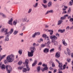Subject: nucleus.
Segmentation results:
<instances>
[{
  "instance_id": "f257e3e1",
  "label": "nucleus",
  "mask_w": 73,
  "mask_h": 73,
  "mask_svg": "<svg viewBox=\"0 0 73 73\" xmlns=\"http://www.w3.org/2000/svg\"><path fill=\"white\" fill-rule=\"evenodd\" d=\"M14 60L15 57L14 56V55L13 54H12L10 56H8L7 58V61L9 62H12V61H14Z\"/></svg>"
},
{
  "instance_id": "f03ea898",
  "label": "nucleus",
  "mask_w": 73,
  "mask_h": 73,
  "mask_svg": "<svg viewBox=\"0 0 73 73\" xmlns=\"http://www.w3.org/2000/svg\"><path fill=\"white\" fill-rule=\"evenodd\" d=\"M6 70L7 71L8 73H10L12 72V67L9 65L6 66Z\"/></svg>"
},
{
  "instance_id": "7ed1b4c3",
  "label": "nucleus",
  "mask_w": 73,
  "mask_h": 73,
  "mask_svg": "<svg viewBox=\"0 0 73 73\" xmlns=\"http://www.w3.org/2000/svg\"><path fill=\"white\" fill-rule=\"evenodd\" d=\"M31 51V52H28V57H32L33 56V53L35 52V51L33 50L31 48L30 49Z\"/></svg>"
},
{
  "instance_id": "20e7f679",
  "label": "nucleus",
  "mask_w": 73,
  "mask_h": 73,
  "mask_svg": "<svg viewBox=\"0 0 73 73\" xmlns=\"http://www.w3.org/2000/svg\"><path fill=\"white\" fill-rule=\"evenodd\" d=\"M25 64H26V66L27 69V71H29L30 70V68L29 67V66H28V64H29V60L28 59H26L25 60Z\"/></svg>"
},
{
  "instance_id": "39448f33",
  "label": "nucleus",
  "mask_w": 73,
  "mask_h": 73,
  "mask_svg": "<svg viewBox=\"0 0 73 73\" xmlns=\"http://www.w3.org/2000/svg\"><path fill=\"white\" fill-rule=\"evenodd\" d=\"M13 32V29H12L10 31H9L8 33V29H6V30L5 31V35H6L8 34V35H10L11 34H12V33Z\"/></svg>"
},
{
  "instance_id": "423d86ee",
  "label": "nucleus",
  "mask_w": 73,
  "mask_h": 73,
  "mask_svg": "<svg viewBox=\"0 0 73 73\" xmlns=\"http://www.w3.org/2000/svg\"><path fill=\"white\" fill-rule=\"evenodd\" d=\"M45 40H46L47 42L46 43H45V45H47L48 48H50V46L49 45V44H50V40H49V38L48 37H46Z\"/></svg>"
},
{
  "instance_id": "0eeeda50",
  "label": "nucleus",
  "mask_w": 73,
  "mask_h": 73,
  "mask_svg": "<svg viewBox=\"0 0 73 73\" xmlns=\"http://www.w3.org/2000/svg\"><path fill=\"white\" fill-rule=\"evenodd\" d=\"M58 66L59 68L58 69V70H59V71L60 72V70H63V65L62 63H59L58 64Z\"/></svg>"
},
{
  "instance_id": "6e6552de",
  "label": "nucleus",
  "mask_w": 73,
  "mask_h": 73,
  "mask_svg": "<svg viewBox=\"0 0 73 73\" xmlns=\"http://www.w3.org/2000/svg\"><path fill=\"white\" fill-rule=\"evenodd\" d=\"M36 45V43H34L33 44V46H31L30 48V49H32L35 51L36 50V48H35Z\"/></svg>"
},
{
  "instance_id": "1a4fd4ad",
  "label": "nucleus",
  "mask_w": 73,
  "mask_h": 73,
  "mask_svg": "<svg viewBox=\"0 0 73 73\" xmlns=\"http://www.w3.org/2000/svg\"><path fill=\"white\" fill-rule=\"evenodd\" d=\"M50 38L52 40H57V37L56 36H50Z\"/></svg>"
},
{
  "instance_id": "9d476101",
  "label": "nucleus",
  "mask_w": 73,
  "mask_h": 73,
  "mask_svg": "<svg viewBox=\"0 0 73 73\" xmlns=\"http://www.w3.org/2000/svg\"><path fill=\"white\" fill-rule=\"evenodd\" d=\"M13 21V19L12 18H11L10 19V20L9 21L8 23L10 24V25H12V21Z\"/></svg>"
},
{
  "instance_id": "9b49d317",
  "label": "nucleus",
  "mask_w": 73,
  "mask_h": 73,
  "mask_svg": "<svg viewBox=\"0 0 73 73\" xmlns=\"http://www.w3.org/2000/svg\"><path fill=\"white\" fill-rule=\"evenodd\" d=\"M49 49L48 48H45L43 50V52H44V53H48V52H49Z\"/></svg>"
},
{
  "instance_id": "f8f14e48",
  "label": "nucleus",
  "mask_w": 73,
  "mask_h": 73,
  "mask_svg": "<svg viewBox=\"0 0 73 73\" xmlns=\"http://www.w3.org/2000/svg\"><path fill=\"white\" fill-rule=\"evenodd\" d=\"M37 60H35L34 61V63H33L32 64V66L33 67L35 66L37 64Z\"/></svg>"
},
{
  "instance_id": "ddd939ff",
  "label": "nucleus",
  "mask_w": 73,
  "mask_h": 73,
  "mask_svg": "<svg viewBox=\"0 0 73 73\" xmlns=\"http://www.w3.org/2000/svg\"><path fill=\"white\" fill-rule=\"evenodd\" d=\"M7 35L5 37V41H9V36L10 35H8L7 34Z\"/></svg>"
},
{
  "instance_id": "4468645a",
  "label": "nucleus",
  "mask_w": 73,
  "mask_h": 73,
  "mask_svg": "<svg viewBox=\"0 0 73 73\" xmlns=\"http://www.w3.org/2000/svg\"><path fill=\"white\" fill-rule=\"evenodd\" d=\"M58 32H60V33H64L65 32V29H63V30L60 29L58 30Z\"/></svg>"
},
{
  "instance_id": "2eb2a0df",
  "label": "nucleus",
  "mask_w": 73,
  "mask_h": 73,
  "mask_svg": "<svg viewBox=\"0 0 73 73\" xmlns=\"http://www.w3.org/2000/svg\"><path fill=\"white\" fill-rule=\"evenodd\" d=\"M63 21L62 20H59L58 22V25H61V24H62V23Z\"/></svg>"
},
{
  "instance_id": "dca6fc26",
  "label": "nucleus",
  "mask_w": 73,
  "mask_h": 73,
  "mask_svg": "<svg viewBox=\"0 0 73 73\" xmlns=\"http://www.w3.org/2000/svg\"><path fill=\"white\" fill-rule=\"evenodd\" d=\"M60 56V54L59 53V52H56V58H59Z\"/></svg>"
},
{
  "instance_id": "f3484780",
  "label": "nucleus",
  "mask_w": 73,
  "mask_h": 73,
  "mask_svg": "<svg viewBox=\"0 0 73 73\" xmlns=\"http://www.w3.org/2000/svg\"><path fill=\"white\" fill-rule=\"evenodd\" d=\"M67 50L68 54L69 56H70V50H69V49L68 48H67Z\"/></svg>"
},
{
  "instance_id": "a211bd4d",
  "label": "nucleus",
  "mask_w": 73,
  "mask_h": 73,
  "mask_svg": "<svg viewBox=\"0 0 73 73\" xmlns=\"http://www.w3.org/2000/svg\"><path fill=\"white\" fill-rule=\"evenodd\" d=\"M62 42L64 45H65V46H66V45H67V43H66L65 42V40L63 39L62 41Z\"/></svg>"
},
{
  "instance_id": "6ab92c4d",
  "label": "nucleus",
  "mask_w": 73,
  "mask_h": 73,
  "mask_svg": "<svg viewBox=\"0 0 73 73\" xmlns=\"http://www.w3.org/2000/svg\"><path fill=\"white\" fill-rule=\"evenodd\" d=\"M48 5V7H50L52 6V2H49Z\"/></svg>"
},
{
  "instance_id": "aec40b11",
  "label": "nucleus",
  "mask_w": 73,
  "mask_h": 73,
  "mask_svg": "<svg viewBox=\"0 0 73 73\" xmlns=\"http://www.w3.org/2000/svg\"><path fill=\"white\" fill-rule=\"evenodd\" d=\"M48 32H50V35H53V31L52 30H48Z\"/></svg>"
},
{
  "instance_id": "412c9836",
  "label": "nucleus",
  "mask_w": 73,
  "mask_h": 73,
  "mask_svg": "<svg viewBox=\"0 0 73 73\" xmlns=\"http://www.w3.org/2000/svg\"><path fill=\"white\" fill-rule=\"evenodd\" d=\"M17 20H15L13 21V24L14 25H16L17 24Z\"/></svg>"
},
{
  "instance_id": "4be33fe9",
  "label": "nucleus",
  "mask_w": 73,
  "mask_h": 73,
  "mask_svg": "<svg viewBox=\"0 0 73 73\" xmlns=\"http://www.w3.org/2000/svg\"><path fill=\"white\" fill-rule=\"evenodd\" d=\"M1 68L2 70L5 69V65L4 64L2 65Z\"/></svg>"
},
{
  "instance_id": "5701e85b",
  "label": "nucleus",
  "mask_w": 73,
  "mask_h": 73,
  "mask_svg": "<svg viewBox=\"0 0 73 73\" xmlns=\"http://www.w3.org/2000/svg\"><path fill=\"white\" fill-rule=\"evenodd\" d=\"M37 70L38 71V72H40V70L41 69V68H40V66H39L37 67Z\"/></svg>"
},
{
  "instance_id": "b1692460",
  "label": "nucleus",
  "mask_w": 73,
  "mask_h": 73,
  "mask_svg": "<svg viewBox=\"0 0 73 73\" xmlns=\"http://www.w3.org/2000/svg\"><path fill=\"white\" fill-rule=\"evenodd\" d=\"M22 71L23 72H27V69L26 68H23V69L22 70Z\"/></svg>"
},
{
  "instance_id": "393cba45",
  "label": "nucleus",
  "mask_w": 73,
  "mask_h": 73,
  "mask_svg": "<svg viewBox=\"0 0 73 73\" xmlns=\"http://www.w3.org/2000/svg\"><path fill=\"white\" fill-rule=\"evenodd\" d=\"M23 63V62L22 61H20L19 62H18V64L19 65H21Z\"/></svg>"
},
{
  "instance_id": "a878e982",
  "label": "nucleus",
  "mask_w": 73,
  "mask_h": 73,
  "mask_svg": "<svg viewBox=\"0 0 73 73\" xmlns=\"http://www.w3.org/2000/svg\"><path fill=\"white\" fill-rule=\"evenodd\" d=\"M33 6L34 7V8H36V7H37V6H38V3H36L35 4V5H33Z\"/></svg>"
},
{
  "instance_id": "bb28decb",
  "label": "nucleus",
  "mask_w": 73,
  "mask_h": 73,
  "mask_svg": "<svg viewBox=\"0 0 73 73\" xmlns=\"http://www.w3.org/2000/svg\"><path fill=\"white\" fill-rule=\"evenodd\" d=\"M22 52L23 51L22 50H19V53L20 54H22Z\"/></svg>"
},
{
  "instance_id": "cd10ccee",
  "label": "nucleus",
  "mask_w": 73,
  "mask_h": 73,
  "mask_svg": "<svg viewBox=\"0 0 73 73\" xmlns=\"http://www.w3.org/2000/svg\"><path fill=\"white\" fill-rule=\"evenodd\" d=\"M73 3V0H72L70 2V5H72V4Z\"/></svg>"
},
{
  "instance_id": "c85d7f7f",
  "label": "nucleus",
  "mask_w": 73,
  "mask_h": 73,
  "mask_svg": "<svg viewBox=\"0 0 73 73\" xmlns=\"http://www.w3.org/2000/svg\"><path fill=\"white\" fill-rule=\"evenodd\" d=\"M6 29L5 28H4L2 29L1 30V31L2 32H3L4 33H5V31Z\"/></svg>"
},
{
  "instance_id": "c756f323",
  "label": "nucleus",
  "mask_w": 73,
  "mask_h": 73,
  "mask_svg": "<svg viewBox=\"0 0 73 73\" xmlns=\"http://www.w3.org/2000/svg\"><path fill=\"white\" fill-rule=\"evenodd\" d=\"M65 17H62L60 18V20H65Z\"/></svg>"
},
{
  "instance_id": "7c9ffc66",
  "label": "nucleus",
  "mask_w": 73,
  "mask_h": 73,
  "mask_svg": "<svg viewBox=\"0 0 73 73\" xmlns=\"http://www.w3.org/2000/svg\"><path fill=\"white\" fill-rule=\"evenodd\" d=\"M48 67H47L43 68V69L44 70H48Z\"/></svg>"
},
{
  "instance_id": "2f4dec72",
  "label": "nucleus",
  "mask_w": 73,
  "mask_h": 73,
  "mask_svg": "<svg viewBox=\"0 0 73 73\" xmlns=\"http://www.w3.org/2000/svg\"><path fill=\"white\" fill-rule=\"evenodd\" d=\"M35 33L36 35H40V32H38Z\"/></svg>"
},
{
  "instance_id": "473e14b6",
  "label": "nucleus",
  "mask_w": 73,
  "mask_h": 73,
  "mask_svg": "<svg viewBox=\"0 0 73 73\" xmlns=\"http://www.w3.org/2000/svg\"><path fill=\"white\" fill-rule=\"evenodd\" d=\"M42 6L44 8H46V7H47V5H44L43 4H42Z\"/></svg>"
},
{
  "instance_id": "72a5a7b5",
  "label": "nucleus",
  "mask_w": 73,
  "mask_h": 73,
  "mask_svg": "<svg viewBox=\"0 0 73 73\" xmlns=\"http://www.w3.org/2000/svg\"><path fill=\"white\" fill-rule=\"evenodd\" d=\"M54 48H52V49H51V50H50V52H54Z\"/></svg>"
},
{
  "instance_id": "f704fd0d",
  "label": "nucleus",
  "mask_w": 73,
  "mask_h": 73,
  "mask_svg": "<svg viewBox=\"0 0 73 73\" xmlns=\"http://www.w3.org/2000/svg\"><path fill=\"white\" fill-rule=\"evenodd\" d=\"M42 66H44V67H47V65L45 64H42Z\"/></svg>"
},
{
  "instance_id": "c9c22d12",
  "label": "nucleus",
  "mask_w": 73,
  "mask_h": 73,
  "mask_svg": "<svg viewBox=\"0 0 73 73\" xmlns=\"http://www.w3.org/2000/svg\"><path fill=\"white\" fill-rule=\"evenodd\" d=\"M45 44H42L41 45V47L42 48H44V47H45Z\"/></svg>"
},
{
  "instance_id": "e433bc0d",
  "label": "nucleus",
  "mask_w": 73,
  "mask_h": 73,
  "mask_svg": "<svg viewBox=\"0 0 73 73\" xmlns=\"http://www.w3.org/2000/svg\"><path fill=\"white\" fill-rule=\"evenodd\" d=\"M31 11H32V9H29V11L28 12V13H31Z\"/></svg>"
},
{
  "instance_id": "4c0bfd02",
  "label": "nucleus",
  "mask_w": 73,
  "mask_h": 73,
  "mask_svg": "<svg viewBox=\"0 0 73 73\" xmlns=\"http://www.w3.org/2000/svg\"><path fill=\"white\" fill-rule=\"evenodd\" d=\"M17 33V32L16 31H15L13 33L14 35H16Z\"/></svg>"
},
{
  "instance_id": "58836bf2",
  "label": "nucleus",
  "mask_w": 73,
  "mask_h": 73,
  "mask_svg": "<svg viewBox=\"0 0 73 73\" xmlns=\"http://www.w3.org/2000/svg\"><path fill=\"white\" fill-rule=\"evenodd\" d=\"M36 34L35 33H34L33 35L32 36L33 38H35V37L36 36Z\"/></svg>"
},
{
  "instance_id": "ea45409f",
  "label": "nucleus",
  "mask_w": 73,
  "mask_h": 73,
  "mask_svg": "<svg viewBox=\"0 0 73 73\" xmlns=\"http://www.w3.org/2000/svg\"><path fill=\"white\" fill-rule=\"evenodd\" d=\"M68 15L67 14V15H64V18H65V19H66V17H68Z\"/></svg>"
},
{
  "instance_id": "a19ab883",
  "label": "nucleus",
  "mask_w": 73,
  "mask_h": 73,
  "mask_svg": "<svg viewBox=\"0 0 73 73\" xmlns=\"http://www.w3.org/2000/svg\"><path fill=\"white\" fill-rule=\"evenodd\" d=\"M56 36L58 37H60V35L58 34H56Z\"/></svg>"
},
{
  "instance_id": "79ce46f5",
  "label": "nucleus",
  "mask_w": 73,
  "mask_h": 73,
  "mask_svg": "<svg viewBox=\"0 0 73 73\" xmlns=\"http://www.w3.org/2000/svg\"><path fill=\"white\" fill-rule=\"evenodd\" d=\"M61 45H60L59 47V50H61Z\"/></svg>"
},
{
  "instance_id": "37998d69",
  "label": "nucleus",
  "mask_w": 73,
  "mask_h": 73,
  "mask_svg": "<svg viewBox=\"0 0 73 73\" xmlns=\"http://www.w3.org/2000/svg\"><path fill=\"white\" fill-rule=\"evenodd\" d=\"M52 67H54V66H55L54 63L53 62L52 63Z\"/></svg>"
},
{
  "instance_id": "c03bdc74",
  "label": "nucleus",
  "mask_w": 73,
  "mask_h": 73,
  "mask_svg": "<svg viewBox=\"0 0 73 73\" xmlns=\"http://www.w3.org/2000/svg\"><path fill=\"white\" fill-rule=\"evenodd\" d=\"M71 11V8H69V9L68 11V13H70Z\"/></svg>"
},
{
  "instance_id": "a18cd8bd",
  "label": "nucleus",
  "mask_w": 73,
  "mask_h": 73,
  "mask_svg": "<svg viewBox=\"0 0 73 73\" xmlns=\"http://www.w3.org/2000/svg\"><path fill=\"white\" fill-rule=\"evenodd\" d=\"M0 15H2L3 17H5V15H4L2 14L1 13H0Z\"/></svg>"
},
{
  "instance_id": "49530a36",
  "label": "nucleus",
  "mask_w": 73,
  "mask_h": 73,
  "mask_svg": "<svg viewBox=\"0 0 73 73\" xmlns=\"http://www.w3.org/2000/svg\"><path fill=\"white\" fill-rule=\"evenodd\" d=\"M48 12L51 13H53V10H51L48 11Z\"/></svg>"
},
{
  "instance_id": "de8ad7c7",
  "label": "nucleus",
  "mask_w": 73,
  "mask_h": 73,
  "mask_svg": "<svg viewBox=\"0 0 73 73\" xmlns=\"http://www.w3.org/2000/svg\"><path fill=\"white\" fill-rule=\"evenodd\" d=\"M46 35L43 34L42 35V37H46Z\"/></svg>"
},
{
  "instance_id": "09e8293b",
  "label": "nucleus",
  "mask_w": 73,
  "mask_h": 73,
  "mask_svg": "<svg viewBox=\"0 0 73 73\" xmlns=\"http://www.w3.org/2000/svg\"><path fill=\"white\" fill-rule=\"evenodd\" d=\"M42 65V62H39L38 64V65Z\"/></svg>"
},
{
  "instance_id": "8fccbe9b",
  "label": "nucleus",
  "mask_w": 73,
  "mask_h": 73,
  "mask_svg": "<svg viewBox=\"0 0 73 73\" xmlns=\"http://www.w3.org/2000/svg\"><path fill=\"white\" fill-rule=\"evenodd\" d=\"M66 30H69V26H67L66 28Z\"/></svg>"
},
{
  "instance_id": "3c124183",
  "label": "nucleus",
  "mask_w": 73,
  "mask_h": 73,
  "mask_svg": "<svg viewBox=\"0 0 73 73\" xmlns=\"http://www.w3.org/2000/svg\"><path fill=\"white\" fill-rule=\"evenodd\" d=\"M65 66H66V65H65V64L64 65L63 67L64 70V69H65Z\"/></svg>"
},
{
  "instance_id": "603ef678",
  "label": "nucleus",
  "mask_w": 73,
  "mask_h": 73,
  "mask_svg": "<svg viewBox=\"0 0 73 73\" xmlns=\"http://www.w3.org/2000/svg\"><path fill=\"white\" fill-rule=\"evenodd\" d=\"M62 14H64L65 13H66V11H63L62 13Z\"/></svg>"
},
{
  "instance_id": "864d4df0",
  "label": "nucleus",
  "mask_w": 73,
  "mask_h": 73,
  "mask_svg": "<svg viewBox=\"0 0 73 73\" xmlns=\"http://www.w3.org/2000/svg\"><path fill=\"white\" fill-rule=\"evenodd\" d=\"M19 69H20L21 70L22 69H23V67H18Z\"/></svg>"
},
{
  "instance_id": "5fc2aeb1",
  "label": "nucleus",
  "mask_w": 73,
  "mask_h": 73,
  "mask_svg": "<svg viewBox=\"0 0 73 73\" xmlns=\"http://www.w3.org/2000/svg\"><path fill=\"white\" fill-rule=\"evenodd\" d=\"M67 61L68 62H70V59H68L67 60Z\"/></svg>"
},
{
  "instance_id": "6e6d98bb",
  "label": "nucleus",
  "mask_w": 73,
  "mask_h": 73,
  "mask_svg": "<svg viewBox=\"0 0 73 73\" xmlns=\"http://www.w3.org/2000/svg\"><path fill=\"white\" fill-rule=\"evenodd\" d=\"M5 55H3V56H2L1 59H2V58H4V57H5Z\"/></svg>"
},
{
  "instance_id": "4d7b16f0",
  "label": "nucleus",
  "mask_w": 73,
  "mask_h": 73,
  "mask_svg": "<svg viewBox=\"0 0 73 73\" xmlns=\"http://www.w3.org/2000/svg\"><path fill=\"white\" fill-rule=\"evenodd\" d=\"M27 19L26 18H25L24 19L23 21H27Z\"/></svg>"
},
{
  "instance_id": "13d9d810",
  "label": "nucleus",
  "mask_w": 73,
  "mask_h": 73,
  "mask_svg": "<svg viewBox=\"0 0 73 73\" xmlns=\"http://www.w3.org/2000/svg\"><path fill=\"white\" fill-rule=\"evenodd\" d=\"M58 70L59 71V72H58L59 73H63L62 72V71H61V70H60H60Z\"/></svg>"
},
{
  "instance_id": "bf43d9fd",
  "label": "nucleus",
  "mask_w": 73,
  "mask_h": 73,
  "mask_svg": "<svg viewBox=\"0 0 73 73\" xmlns=\"http://www.w3.org/2000/svg\"><path fill=\"white\" fill-rule=\"evenodd\" d=\"M43 2L44 4H45L46 3V0H44Z\"/></svg>"
},
{
  "instance_id": "052dcab7",
  "label": "nucleus",
  "mask_w": 73,
  "mask_h": 73,
  "mask_svg": "<svg viewBox=\"0 0 73 73\" xmlns=\"http://www.w3.org/2000/svg\"><path fill=\"white\" fill-rule=\"evenodd\" d=\"M57 71V70L56 69H55L53 71L54 73H56Z\"/></svg>"
},
{
  "instance_id": "680f3d73",
  "label": "nucleus",
  "mask_w": 73,
  "mask_h": 73,
  "mask_svg": "<svg viewBox=\"0 0 73 73\" xmlns=\"http://www.w3.org/2000/svg\"><path fill=\"white\" fill-rule=\"evenodd\" d=\"M40 41H41V42H43V39H42V38H40Z\"/></svg>"
},
{
  "instance_id": "e2e57ef3",
  "label": "nucleus",
  "mask_w": 73,
  "mask_h": 73,
  "mask_svg": "<svg viewBox=\"0 0 73 73\" xmlns=\"http://www.w3.org/2000/svg\"><path fill=\"white\" fill-rule=\"evenodd\" d=\"M4 36H0V39H1V38H4Z\"/></svg>"
},
{
  "instance_id": "0e129e2a",
  "label": "nucleus",
  "mask_w": 73,
  "mask_h": 73,
  "mask_svg": "<svg viewBox=\"0 0 73 73\" xmlns=\"http://www.w3.org/2000/svg\"><path fill=\"white\" fill-rule=\"evenodd\" d=\"M33 61V60H32V58L30 59L29 61H30V62H31V61Z\"/></svg>"
},
{
  "instance_id": "69168bd1",
  "label": "nucleus",
  "mask_w": 73,
  "mask_h": 73,
  "mask_svg": "<svg viewBox=\"0 0 73 73\" xmlns=\"http://www.w3.org/2000/svg\"><path fill=\"white\" fill-rule=\"evenodd\" d=\"M49 27V26L48 25H45V28H48Z\"/></svg>"
},
{
  "instance_id": "338daca9",
  "label": "nucleus",
  "mask_w": 73,
  "mask_h": 73,
  "mask_svg": "<svg viewBox=\"0 0 73 73\" xmlns=\"http://www.w3.org/2000/svg\"><path fill=\"white\" fill-rule=\"evenodd\" d=\"M71 57L73 58V53H72L71 54Z\"/></svg>"
},
{
  "instance_id": "774afa93",
  "label": "nucleus",
  "mask_w": 73,
  "mask_h": 73,
  "mask_svg": "<svg viewBox=\"0 0 73 73\" xmlns=\"http://www.w3.org/2000/svg\"><path fill=\"white\" fill-rule=\"evenodd\" d=\"M55 41H56L55 40H52V42H55Z\"/></svg>"
}]
</instances>
